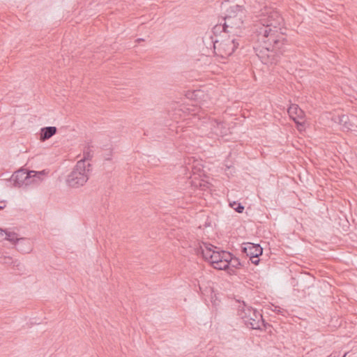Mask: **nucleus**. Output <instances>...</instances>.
<instances>
[{
    "label": "nucleus",
    "instance_id": "f257e3e1",
    "mask_svg": "<svg viewBox=\"0 0 357 357\" xmlns=\"http://www.w3.org/2000/svg\"><path fill=\"white\" fill-rule=\"evenodd\" d=\"M255 24V31L258 40L264 43L266 52L271 49H280L284 40L280 32L283 18L279 13L272 8H265L259 15Z\"/></svg>",
    "mask_w": 357,
    "mask_h": 357
},
{
    "label": "nucleus",
    "instance_id": "f03ea898",
    "mask_svg": "<svg viewBox=\"0 0 357 357\" xmlns=\"http://www.w3.org/2000/svg\"><path fill=\"white\" fill-rule=\"evenodd\" d=\"M246 16L245 8L239 5H233L227 8L223 17L222 25H216L215 31L222 28L225 32L238 36L243 28L244 20Z\"/></svg>",
    "mask_w": 357,
    "mask_h": 357
},
{
    "label": "nucleus",
    "instance_id": "7ed1b4c3",
    "mask_svg": "<svg viewBox=\"0 0 357 357\" xmlns=\"http://www.w3.org/2000/svg\"><path fill=\"white\" fill-rule=\"evenodd\" d=\"M91 164H85L84 160H79L70 173L67 176L66 184L73 188L83 186L89 178L91 170Z\"/></svg>",
    "mask_w": 357,
    "mask_h": 357
},
{
    "label": "nucleus",
    "instance_id": "20e7f679",
    "mask_svg": "<svg viewBox=\"0 0 357 357\" xmlns=\"http://www.w3.org/2000/svg\"><path fill=\"white\" fill-rule=\"evenodd\" d=\"M45 174V170L40 172H28L26 169H22L13 174L11 181H13V185L16 187H21L22 185L26 186L33 183H38L43 179V176Z\"/></svg>",
    "mask_w": 357,
    "mask_h": 357
},
{
    "label": "nucleus",
    "instance_id": "39448f33",
    "mask_svg": "<svg viewBox=\"0 0 357 357\" xmlns=\"http://www.w3.org/2000/svg\"><path fill=\"white\" fill-rule=\"evenodd\" d=\"M238 314L248 327L252 329L260 328L263 319L259 312L243 303L238 307Z\"/></svg>",
    "mask_w": 357,
    "mask_h": 357
},
{
    "label": "nucleus",
    "instance_id": "423d86ee",
    "mask_svg": "<svg viewBox=\"0 0 357 357\" xmlns=\"http://www.w3.org/2000/svg\"><path fill=\"white\" fill-rule=\"evenodd\" d=\"M238 46V40L230 36L221 40H217L213 43L215 54L222 58H227L231 55Z\"/></svg>",
    "mask_w": 357,
    "mask_h": 357
},
{
    "label": "nucleus",
    "instance_id": "0eeeda50",
    "mask_svg": "<svg viewBox=\"0 0 357 357\" xmlns=\"http://www.w3.org/2000/svg\"><path fill=\"white\" fill-rule=\"evenodd\" d=\"M208 124L210 126L211 134L216 137H223L227 134L228 128L223 122L213 119L208 122Z\"/></svg>",
    "mask_w": 357,
    "mask_h": 357
},
{
    "label": "nucleus",
    "instance_id": "6e6552de",
    "mask_svg": "<svg viewBox=\"0 0 357 357\" xmlns=\"http://www.w3.org/2000/svg\"><path fill=\"white\" fill-rule=\"evenodd\" d=\"M243 252L250 258H256L262 255L263 249L259 244L247 243L243 248Z\"/></svg>",
    "mask_w": 357,
    "mask_h": 357
},
{
    "label": "nucleus",
    "instance_id": "1a4fd4ad",
    "mask_svg": "<svg viewBox=\"0 0 357 357\" xmlns=\"http://www.w3.org/2000/svg\"><path fill=\"white\" fill-rule=\"evenodd\" d=\"M288 114L289 116L295 121L297 124H301L299 120L303 119L304 112L299 108L298 105L293 104L288 108Z\"/></svg>",
    "mask_w": 357,
    "mask_h": 357
},
{
    "label": "nucleus",
    "instance_id": "9d476101",
    "mask_svg": "<svg viewBox=\"0 0 357 357\" xmlns=\"http://www.w3.org/2000/svg\"><path fill=\"white\" fill-rule=\"evenodd\" d=\"M4 240H7L11 243H17L18 250L21 252H28L29 250V249H24L21 247V245L22 243L25 242V239L24 238H20L17 237V234L13 231H8L6 230V236L3 238Z\"/></svg>",
    "mask_w": 357,
    "mask_h": 357
},
{
    "label": "nucleus",
    "instance_id": "9b49d317",
    "mask_svg": "<svg viewBox=\"0 0 357 357\" xmlns=\"http://www.w3.org/2000/svg\"><path fill=\"white\" fill-rule=\"evenodd\" d=\"M231 259V254L229 252H225V251H214L213 254L210 255V260L209 262L214 266V264H216L218 263L221 259Z\"/></svg>",
    "mask_w": 357,
    "mask_h": 357
},
{
    "label": "nucleus",
    "instance_id": "f8f14e48",
    "mask_svg": "<svg viewBox=\"0 0 357 357\" xmlns=\"http://www.w3.org/2000/svg\"><path fill=\"white\" fill-rule=\"evenodd\" d=\"M57 128L54 126H48L41 128L40 140L45 142L56 133Z\"/></svg>",
    "mask_w": 357,
    "mask_h": 357
},
{
    "label": "nucleus",
    "instance_id": "ddd939ff",
    "mask_svg": "<svg viewBox=\"0 0 357 357\" xmlns=\"http://www.w3.org/2000/svg\"><path fill=\"white\" fill-rule=\"evenodd\" d=\"M213 248H216L212 245L206 243H204L203 246L200 247V251L202 252L203 257L208 261L210 260V255H211V254L213 255L215 251L213 250Z\"/></svg>",
    "mask_w": 357,
    "mask_h": 357
},
{
    "label": "nucleus",
    "instance_id": "4468645a",
    "mask_svg": "<svg viewBox=\"0 0 357 357\" xmlns=\"http://www.w3.org/2000/svg\"><path fill=\"white\" fill-rule=\"evenodd\" d=\"M229 260L231 259H222L216 264H214L213 268L218 270H226L229 266Z\"/></svg>",
    "mask_w": 357,
    "mask_h": 357
},
{
    "label": "nucleus",
    "instance_id": "2eb2a0df",
    "mask_svg": "<svg viewBox=\"0 0 357 357\" xmlns=\"http://www.w3.org/2000/svg\"><path fill=\"white\" fill-rule=\"evenodd\" d=\"M14 260L10 256H3L0 257V263L5 265L12 266Z\"/></svg>",
    "mask_w": 357,
    "mask_h": 357
},
{
    "label": "nucleus",
    "instance_id": "dca6fc26",
    "mask_svg": "<svg viewBox=\"0 0 357 357\" xmlns=\"http://www.w3.org/2000/svg\"><path fill=\"white\" fill-rule=\"evenodd\" d=\"M229 266H231L232 267L237 268L240 266H241V264L238 258L232 257V256L231 255V260H229Z\"/></svg>",
    "mask_w": 357,
    "mask_h": 357
},
{
    "label": "nucleus",
    "instance_id": "f3484780",
    "mask_svg": "<svg viewBox=\"0 0 357 357\" xmlns=\"http://www.w3.org/2000/svg\"><path fill=\"white\" fill-rule=\"evenodd\" d=\"M231 206L238 213H242L244 210V206L241 204H236L235 202L230 204Z\"/></svg>",
    "mask_w": 357,
    "mask_h": 357
},
{
    "label": "nucleus",
    "instance_id": "a211bd4d",
    "mask_svg": "<svg viewBox=\"0 0 357 357\" xmlns=\"http://www.w3.org/2000/svg\"><path fill=\"white\" fill-rule=\"evenodd\" d=\"M83 155L84 157L80 160H84L85 164L86 160H89L93 157V154L89 149L87 151H84Z\"/></svg>",
    "mask_w": 357,
    "mask_h": 357
},
{
    "label": "nucleus",
    "instance_id": "6ab92c4d",
    "mask_svg": "<svg viewBox=\"0 0 357 357\" xmlns=\"http://www.w3.org/2000/svg\"><path fill=\"white\" fill-rule=\"evenodd\" d=\"M12 266L13 269L17 270L19 271H22L24 268L22 264L18 260H14Z\"/></svg>",
    "mask_w": 357,
    "mask_h": 357
},
{
    "label": "nucleus",
    "instance_id": "aec40b11",
    "mask_svg": "<svg viewBox=\"0 0 357 357\" xmlns=\"http://www.w3.org/2000/svg\"><path fill=\"white\" fill-rule=\"evenodd\" d=\"M6 230L0 229V241L4 240L3 236L4 235L6 236Z\"/></svg>",
    "mask_w": 357,
    "mask_h": 357
},
{
    "label": "nucleus",
    "instance_id": "412c9836",
    "mask_svg": "<svg viewBox=\"0 0 357 357\" xmlns=\"http://www.w3.org/2000/svg\"><path fill=\"white\" fill-rule=\"evenodd\" d=\"M252 263L255 264V265H257L259 262V257H256V258H250Z\"/></svg>",
    "mask_w": 357,
    "mask_h": 357
},
{
    "label": "nucleus",
    "instance_id": "4be33fe9",
    "mask_svg": "<svg viewBox=\"0 0 357 357\" xmlns=\"http://www.w3.org/2000/svg\"><path fill=\"white\" fill-rule=\"evenodd\" d=\"M258 56L261 59V61H262L263 63H267L268 62V59H265V58L264 57V56H259V54H258Z\"/></svg>",
    "mask_w": 357,
    "mask_h": 357
},
{
    "label": "nucleus",
    "instance_id": "5701e85b",
    "mask_svg": "<svg viewBox=\"0 0 357 357\" xmlns=\"http://www.w3.org/2000/svg\"><path fill=\"white\" fill-rule=\"evenodd\" d=\"M6 207V204L4 202H1V204H0V209H3Z\"/></svg>",
    "mask_w": 357,
    "mask_h": 357
},
{
    "label": "nucleus",
    "instance_id": "b1692460",
    "mask_svg": "<svg viewBox=\"0 0 357 357\" xmlns=\"http://www.w3.org/2000/svg\"><path fill=\"white\" fill-rule=\"evenodd\" d=\"M142 40H144V39H142V38H138V39H137V40H136V41H137V42H139V41H142Z\"/></svg>",
    "mask_w": 357,
    "mask_h": 357
},
{
    "label": "nucleus",
    "instance_id": "393cba45",
    "mask_svg": "<svg viewBox=\"0 0 357 357\" xmlns=\"http://www.w3.org/2000/svg\"><path fill=\"white\" fill-rule=\"evenodd\" d=\"M346 355H347V354H345L343 356V357H345V356H346Z\"/></svg>",
    "mask_w": 357,
    "mask_h": 357
}]
</instances>
